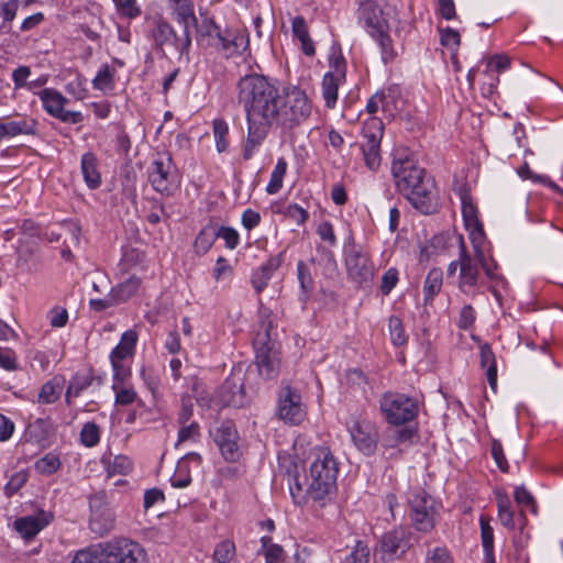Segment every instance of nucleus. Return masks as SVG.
<instances>
[{
    "mask_svg": "<svg viewBox=\"0 0 563 563\" xmlns=\"http://www.w3.org/2000/svg\"><path fill=\"white\" fill-rule=\"evenodd\" d=\"M80 441L87 448L97 445L100 441V428L95 422H87L80 431Z\"/></svg>",
    "mask_w": 563,
    "mask_h": 563,
    "instance_id": "50",
    "label": "nucleus"
},
{
    "mask_svg": "<svg viewBox=\"0 0 563 563\" xmlns=\"http://www.w3.org/2000/svg\"><path fill=\"white\" fill-rule=\"evenodd\" d=\"M498 518L501 525L508 529H515L516 521L511 503L507 495L498 494L497 496Z\"/></svg>",
    "mask_w": 563,
    "mask_h": 563,
    "instance_id": "37",
    "label": "nucleus"
},
{
    "mask_svg": "<svg viewBox=\"0 0 563 563\" xmlns=\"http://www.w3.org/2000/svg\"><path fill=\"white\" fill-rule=\"evenodd\" d=\"M174 3V11L177 15V21L184 29L190 30L191 25H196L197 18L194 13V5L190 0H172Z\"/></svg>",
    "mask_w": 563,
    "mask_h": 563,
    "instance_id": "29",
    "label": "nucleus"
},
{
    "mask_svg": "<svg viewBox=\"0 0 563 563\" xmlns=\"http://www.w3.org/2000/svg\"><path fill=\"white\" fill-rule=\"evenodd\" d=\"M200 435V427L196 421L187 424H180L178 431V443L196 441Z\"/></svg>",
    "mask_w": 563,
    "mask_h": 563,
    "instance_id": "59",
    "label": "nucleus"
},
{
    "mask_svg": "<svg viewBox=\"0 0 563 563\" xmlns=\"http://www.w3.org/2000/svg\"><path fill=\"white\" fill-rule=\"evenodd\" d=\"M388 327L393 343L397 346L405 344L407 338L405 335L401 320L396 316H391L389 318Z\"/></svg>",
    "mask_w": 563,
    "mask_h": 563,
    "instance_id": "55",
    "label": "nucleus"
},
{
    "mask_svg": "<svg viewBox=\"0 0 563 563\" xmlns=\"http://www.w3.org/2000/svg\"><path fill=\"white\" fill-rule=\"evenodd\" d=\"M362 153L364 156L365 165L371 170H376L380 166V144L362 143Z\"/></svg>",
    "mask_w": 563,
    "mask_h": 563,
    "instance_id": "47",
    "label": "nucleus"
},
{
    "mask_svg": "<svg viewBox=\"0 0 563 563\" xmlns=\"http://www.w3.org/2000/svg\"><path fill=\"white\" fill-rule=\"evenodd\" d=\"M45 111L64 123L77 124L84 120L81 112L65 110L68 99L52 88H45L38 92Z\"/></svg>",
    "mask_w": 563,
    "mask_h": 563,
    "instance_id": "12",
    "label": "nucleus"
},
{
    "mask_svg": "<svg viewBox=\"0 0 563 563\" xmlns=\"http://www.w3.org/2000/svg\"><path fill=\"white\" fill-rule=\"evenodd\" d=\"M0 367L5 371L18 369L16 355L14 351L9 347L0 346Z\"/></svg>",
    "mask_w": 563,
    "mask_h": 563,
    "instance_id": "61",
    "label": "nucleus"
},
{
    "mask_svg": "<svg viewBox=\"0 0 563 563\" xmlns=\"http://www.w3.org/2000/svg\"><path fill=\"white\" fill-rule=\"evenodd\" d=\"M236 560V547L232 540L219 542L213 551V563H234Z\"/></svg>",
    "mask_w": 563,
    "mask_h": 563,
    "instance_id": "33",
    "label": "nucleus"
},
{
    "mask_svg": "<svg viewBox=\"0 0 563 563\" xmlns=\"http://www.w3.org/2000/svg\"><path fill=\"white\" fill-rule=\"evenodd\" d=\"M221 401L225 406L235 408L244 407L246 396L244 391L242 377L233 375L225 379L220 389Z\"/></svg>",
    "mask_w": 563,
    "mask_h": 563,
    "instance_id": "22",
    "label": "nucleus"
},
{
    "mask_svg": "<svg viewBox=\"0 0 563 563\" xmlns=\"http://www.w3.org/2000/svg\"><path fill=\"white\" fill-rule=\"evenodd\" d=\"M228 133L229 128L224 120L218 119L213 121V134L216 139L217 150L219 153H222L228 148Z\"/></svg>",
    "mask_w": 563,
    "mask_h": 563,
    "instance_id": "52",
    "label": "nucleus"
},
{
    "mask_svg": "<svg viewBox=\"0 0 563 563\" xmlns=\"http://www.w3.org/2000/svg\"><path fill=\"white\" fill-rule=\"evenodd\" d=\"M19 9V0H9L0 7V34H9L11 31V22L15 19Z\"/></svg>",
    "mask_w": 563,
    "mask_h": 563,
    "instance_id": "42",
    "label": "nucleus"
},
{
    "mask_svg": "<svg viewBox=\"0 0 563 563\" xmlns=\"http://www.w3.org/2000/svg\"><path fill=\"white\" fill-rule=\"evenodd\" d=\"M62 394V386L55 380L45 383L38 393L40 404H54Z\"/></svg>",
    "mask_w": 563,
    "mask_h": 563,
    "instance_id": "48",
    "label": "nucleus"
},
{
    "mask_svg": "<svg viewBox=\"0 0 563 563\" xmlns=\"http://www.w3.org/2000/svg\"><path fill=\"white\" fill-rule=\"evenodd\" d=\"M391 174L397 190L423 214L438 210L439 198L434 179L410 156L395 157Z\"/></svg>",
    "mask_w": 563,
    "mask_h": 563,
    "instance_id": "3",
    "label": "nucleus"
},
{
    "mask_svg": "<svg viewBox=\"0 0 563 563\" xmlns=\"http://www.w3.org/2000/svg\"><path fill=\"white\" fill-rule=\"evenodd\" d=\"M347 277L361 288H369L375 275V267L368 254L356 245H351L345 252Z\"/></svg>",
    "mask_w": 563,
    "mask_h": 563,
    "instance_id": "8",
    "label": "nucleus"
},
{
    "mask_svg": "<svg viewBox=\"0 0 563 563\" xmlns=\"http://www.w3.org/2000/svg\"><path fill=\"white\" fill-rule=\"evenodd\" d=\"M441 44L449 48L457 47L461 43L460 33L451 27L441 29Z\"/></svg>",
    "mask_w": 563,
    "mask_h": 563,
    "instance_id": "62",
    "label": "nucleus"
},
{
    "mask_svg": "<svg viewBox=\"0 0 563 563\" xmlns=\"http://www.w3.org/2000/svg\"><path fill=\"white\" fill-rule=\"evenodd\" d=\"M518 175L522 179H530L534 183L543 184L544 186H548L552 190L563 195V189L559 187L554 181H552L548 176L545 175H538L533 173L528 163H525L521 167L518 168Z\"/></svg>",
    "mask_w": 563,
    "mask_h": 563,
    "instance_id": "45",
    "label": "nucleus"
},
{
    "mask_svg": "<svg viewBox=\"0 0 563 563\" xmlns=\"http://www.w3.org/2000/svg\"><path fill=\"white\" fill-rule=\"evenodd\" d=\"M191 483L190 467L186 460H179L174 475L170 478V484L176 488H185Z\"/></svg>",
    "mask_w": 563,
    "mask_h": 563,
    "instance_id": "46",
    "label": "nucleus"
},
{
    "mask_svg": "<svg viewBox=\"0 0 563 563\" xmlns=\"http://www.w3.org/2000/svg\"><path fill=\"white\" fill-rule=\"evenodd\" d=\"M213 440L228 462H236L242 455L240 435L232 421H223L212 432Z\"/></svg>",
    "mask_w": 563,
    "mask_h": 563,
    "instance_id": "13",
    "label": "nucleus"
},
{
    "mask_svg": "<svg viewBox=\"0 0 563 563\" xmlns=\"http://www.w3.org/2000/svg\"><path fill=\"white\" fill-rule=\"evenodd\" d=\"M462 216L464 219L465 227L470 232V239L473 244L477 242H484L485 233L483 224L477 216V208L473 203L471 197L466 194L462 195Z\"/></svg>",
    "mask_w": 563,
    "mask_h": 563,
    "instance_id": "21",
    "label": "nucleus"
},
{
    "mask_svg": "<svg viewBox=\"0 0 563 563\" xmlns=\"http://www.w3.org/2000/svg\"><path fill=\"white\" fill-rule=\"evenodd\" d=\"M35 467L42 474H53L60 467V461L54 454H46L36 462Z\"/></svg>",
    "mask_w": 563,
    "mask_h": 563,
    "instance_id": "57",
    "label": "nucleus"
},
{
    "mask_svg": "<svg viewBox=\"0 0 563 563\" xmlns=\"http://www.w3.org/2000/svg\"><path fill=\"white\" fill-rule=\"evenodd\" d=\"M364 142L368 144H380L383 133H384V124L378 118H371L365 121L362 129Z\"/></svg>",
    "mask_w": 563,
    "mask_h": 563,
    "instance_id": "32",
    "label": "nucleus"
},
{
    "mask_svg": "<svg viewBox=\"0 0 563 563\" xmlns=\"http://www.w3.org/2000/svg\"><path fill=\"white\" fill-rule=\"evenodd\" d=\"M141 285V279L135 276L129 277L126 280L111 289L112 296L119 302L126 301L136 294Z\"/></svg>",
    "mask_w": 563,
    "mask_h": 563,
    "instance_id": "31",
    "label": "nucleus"
},
{
    "mask_svg": "<svg viewBox=\"0 0 563 563\" xmlns=\"http://www.w3.org/2000/svg\"><path fill=\"white\" fill-rule=\"evenodd\" d=\"M347 431L356 449L366 456L375 453L378 443L377 428L366 420H354L347 424Z\"/></svg>",
    "mask_w": 563,
    "mask_h": 563,
    "instance_id": "14",
    "label": "nucleus"
},
{
    "mask_svg": "<svg viewBox=\"0 0 563 563\" xmlns=\"http://www.w3.org/2000/svg\"><path fill=\"white\" fill-rule=\"evenodd\" d=\"M217 239L220 238L224 240L225 246L230 250H234L240 241L239 233L235 229L230 227H220L216 228Z\"/></svg>",
    "mask_w": 563,
    "mask_h": 563,
    "instance_id": "58",
    "label": "nucleus"
},
{
    "mask_svg": "<svg viewBox=\"0 0 563 563\" xmlns=\"http://www.w3.org/2000/svg\"><path fill=\"white\" fill-rule=\"evenodd\" d=\"M93 87L97 89H103L108 87L112 82V73L110 70L109 65L104 64L99 71L97 73L93 79Z\"/></svg>",
    "mask_w": 563,
    "mask_h": 563,
    "instance_id": "64",
    "label": "nucleus"
},
{
    "mask_svg": "<svg viewBox=\"0 0 563 563\" xmlns=\"http://www.w3.org/2000/svg\"><path fill=\"white\" fill-rule=\"evenodd\" d=\"M483 242H477L473 244L475 256L485 272L486 276L489 279H495L497 276L495 274V269L497 268V264L492 260L490 262L486 258L484 250L482 247Z\"/></svg>",
    "mask_w": 563,
    "mask_h": 563,
    "instance_id": "51",
    "label": "nucleus"
},
{
    "mask_svg": "<svg viewBox=\"0 0 563 563\" xmlns=\"http://www.w3.org/2000/svg\"><path fill=\"white\" fill-rule=\"evenodd\" d=\"M435 516L437 510L435 508L420 511L417 510L416 512L411 514V521L416 530L420 532H430L434 526H435Z\"/></svg>",
    "mask_w": 563,
    "mask_h": 563,
    "instance_id": "34",
    "label": "nucleus"
},
{
    "mask_svg": "<svg viewBox=\"0 0 563 563\" xmlns=\"http://www.w3.org/2000/svg\"><path fill=\"white\" fill-rule=\"evenodd\" d=\"M155 48L165 57H181L188 55L191 46L190 31L183 27L180 34H177L174 27L163 21H156L151 31Z\"/></svg>",
    "mask_w": 563,
    "mask_h": 563,
    "instance_id": "5",
    "label": "nucleus"
},
{
    "mask_svg": "<svg viewBox=\"0 0 563 563\" xmlns=\"http://www.w3.org/2000/svg\"><path fill=\"white\" fill-rule=\"evenodd\" d=\"M408 501L411 507V514L417 510L424 511L435 508L434 499L422 489H413L409 493Z\"/></svg>",
    "mask_w": 563,
    "mask_h": 563,
    "instance_id": "36",
    "label": "nucleus"
},
{
    "mask_svg": "<svg viewBox=\"0 0 563 563\" xmlns=\"http://www.w3.org/2000/svg\"><path fill=\"white\" fill-rule=\"evenodd\" d=\"M93 377L90 375H75L70 380L65 399L67 405H70L71 397H78L85 389L92 384Z\"/></svg>",
    "mask_w": 563,
    "mask_h": 563,
    "instance_id": "44",
    "label": "nucleus"
},
{
    "mask_svg": "<svg viewBox=\"0 0 563 563\" xmlns=\"http://www.w3.org/2000/svg\"><path fill=\"white\" fill-rule=\"evenodd\" d=\"M380 412L389 424L400 426L416 418L417 401L400 393L387 391L379 400Z\"/></svg>",
    "mask_w": 563,
    "mask_h": 563,
    "instance_id": "6",
    "label": "nucleus"
},
{
    "mask_svg": "<svg viewBox=\"0 0 563 563\" xmlns=\"http://www.w3.org/2000/svg\"><path fill=\"white\" fill-rule=\"evenodd\" d=\"M273 321L271 311L266 308H260L258 330L253 339L255 349V364L258 373L265 379L277 377L280 369L279 343L272 338Z\"/></svg>",
    "mask_w": 563,
    "mask_h": 563,
    "instance_id": "4",
    "label": "nucleus"
},
{
    "mask_svg": "<svg viewBox=\"0 0 563 563\" xmlns=\"http://www.w3.org/2000/svg\"><path fill=\"white\" fill-rule=\"evenodd\" d=\"M136 341V332L132 330L125 331L121 336L120 343L112 350L110 360L123 361L128 356H131L134 352Z\"/></svg>",
    "mask_w": 563,
    "mask_h": 563,
    "instance_id": "28",
    "label": "nucleus"
},
{
    "mask_svg": "<svg viewBox=\"0 0 563 563\" xmlns=\"http://www.w3.org/2000/svg\"><path fill=\"white\" fill-rule=\"evenodd\" d=\"M461 242L460 250V282L459 288L464 294H470L471 290H474L478 287L479 284V269H478V261L476 256L472 257L465 250V246Z\"/></svg>",
    "mask_w": 563,
    "mask_h": 563,
    "instance_id": "18",
    "label": "nucleus"
},
{
    "mask_svg": "<svg viewBox=\"0 0 563 563\" xmlns=\"http://www.w3.org/2000/svg\"><path fill=\"white\" fill-rule=\"evenodd\" d=\"M38 122L27 115L15 114L0 120V144L4 139H12L19 135H36Z\"/></svg>",
    "mask_w": 563,
    "mask_h": 563,
    "instance_id": "19",
    "label": "nucleus"
},
{
    "mask_svg": "<svg viewBox=\"0 0 563 563\" xmlns=\"http://www.w3.org/2000/svg\"><path fill=\"white\" fill-rule=\"evenodd\" d=\"M106 563H145L146 553L137 543L129 539L106 542Z\"/></svg>",
    "mask_w": 563,
    "mask_h": 563,
    "instance_id": "11",
    "label": "nucleus"
},
{
    "mask_svg": "<svg viewBox=\"0 0 563 563\" xmlns=\"http://www.w3.org/2000/svg\"><path fill=\"white\" fill-rule=\"evenodd\" d=\"M371 549L363 541H356L355 545L351 548L343 558L341 563H369Z\"/></svg>",
    "mask_w": 563,
    "mask_h": 563,
    "instance_id": "35",
    "label": "nucleus"
},
{
    "mask_svg": "<svg viewBox=\"0 0 563 563\" xmlns=\"http://www.w3.org/2000/svg\"><path fill=\"white\" fill-rule=\"evenodd\" d=\"M112 389L115 394V405L128 406L137 399L135 390L131 387L113 382Z\"/></svg>",
    "mask_w": 563,
    "mask_h": 563,
    "instance_id": "49",
    "label": "nucleus"
},
{
    "mask_svg": "<svg viewBox=\"0 0 563 563\" xmlns=\"http://www.w3.org/2000/svg\"><path fill=\"white\" fill-rule=\"evenodd\" d=\"M309 475L299 476L297 463L289 456H279V466L287 475L290 496L298 506L309 500L324 505L336 492L339 462L328 448L318 446L310 452Z\"/></svg>",
    "mask_w": 563,
    "mask_h": 563,
    "instance_id": "2",
    "label": "nucleus"
},
{
    "mask_svg": "<svg viewBox=\"0 0 563 563\" xmlns=\"http://www.w3.org/2000/svg\"><path fill=\"white\" fill-rule=\"evenodd\" d=\"M217 240L216 227L206 225L197 235L194 247L196 253L206 254Z\"/></svg>",
    "mask_w": 563,
    "mask_h": 563,
    "instance_id": "38",
    "label": "nucleus"
},
{
    "mask_svg": "<svg viewBox=\"0 0 563 563\" xmlns=\"http://www.w3.org/2000/svg\"><path fill=\"white\" fill-rule=\"evenodd\" d=\"M53 519V514L40 510L36 515L24 516L15 519L14 529L25 540L35 537L43 528H45Z\"/></svg>",
    "mask_w": 563,
    "mask_h": 563,
    "instance_id": "20",
    "label": "nucleus"
},
{
    "mask_svg": "<svg viewBox=\"0 0 563 563\" xmlns=\"http://www.w3.org/2000/svg\"><path fill=\"white\" fill-rule=\"evenodd\" d=\"M357 20L369 35L377 34V31L379 30H389L388 22L384 16L380 5L374 0H364L360 2Z\"/></svg>",
    "mask_w": 563,
    "mask_h": 563,
    "instance_id": "17",
    "label": "nucleus"
},
{
    "mask_svg": "<svg viewBox=\"0 0 563 563\" xmlns=\"http://www.w3.org/2000/svg\"><path fill=\"white\" fill-rule=\"evenodd\" d=\"M331 70L323 76L322 95L328 108H334L338 100L339 86L345 80L346 65L340 56L330 57Z\"/></svg>",
    "mask_w": 563,
    "mask_h": 563,
    "instance_id": "16",
    "label": "nucleus"
},
{
    "mask_svg": "<svg viewBox=\"0 0 563 563\" xmlns=\"http://www.w3.org/2000/svg\"><path fill=\"white\" fill-rule=\"evenodd\" d=\"M90 520L89 526L92 532L102 537L114 528L115 516L104 500L103 494H96L90 497Z\"/></svg>",
    "mask_w": 563,
    "mask_h": 563,
    "instance_id": "15",
    "label": "nucleus"
},
{
    "mask_svg": "<svg viewBox=\"0 0 563 563\" xmlns=\"http://www.w3.org/2000/svg\"><path fill=\"white\" fill-rule=\"evenodd\" d=\"M490 453H492V456L494 457L497 466L499 467V470L501 472H507L508 471V462L506 460V456H505L504 450H503V445L499 440L494 439L492 441Z\"/></svg>",
    "mask_w": 563,
    "mask_h": 563,
    "instance_id": "60",
    "label": "nucleus"
},
{
    "mask_svg": "<svg viewBox=\"0 0 563 563\" xmlns=\"http://www.w3.org/2000/svg\"><path fill=\"white\" fill-rule=\"evenodd\" d=\"M398 282V271L389 268L382 278L380 291L384 296L389 295Z\"/></svg>",
    "mask_w": 563,
    "mask_h": 563,
    "instance_id": "63",
    "label": "nucleus"
},
{
    "mask_svg": "<svg viewBox=\"0 0 563 563\" xmlns=\"http://www.w3.org/2000/svg\"><path fill=\"white\" fill-rule=\"evenodd\" d=\"M481 366L486 369V377L490 388L496 391L497 388V364L496 357L488 343L479 346Z\"/></svg>",
    "mask_w": 563,
    "mask_h": 563,
    "instance_id": "25",
    "label": "nucleus"
},
{
    "mask_svg": "<svg viewBox=\"0 0 563 563\" xmlns=\"http://www.w3.org/2000/svg\"><path fill=\"white\" fill-rule=\"evenodd\" d=\"M238 100L246 113L247 136L242 157L249 161L263 144L274 124L292 128L311 112L307 95L291 88L280 91L265 76L251 74L238 82Z\"/></svg>",
    "mask_w": 563,
    "mask_h": 563,
    "instance_id": "1",
    "label": "nucleus"
},
{
    "mask_svg": "<svg viewBox=\"0 0 563 563\" xmlns=\"http://www.w3.org/2000/svg\"><path fill=\"white\" fill-rule=\"evenodd\" d=\"M246 43L247 41L245 40L244 35L233 33L230 30H225V34H223L222 42L220 43L218 49H223L229 54H235L240 53Z\"/></svg>",
    "mask_w": 563,
    "mask_h": 563,
    "instance_id": "39",
    "label": "nucleus"
},
{
    "mask_svg": "<svg viewBox=\"0 0 563 563\" xmlns=\"http://www.w3.org/2000/svg\"><path fill=\"white\" fill-rule=\"evenodd\" d=\"M262 548L258 553L265 558V563H283L284 550L280 545L272 543L271 537L261 538Z\"/></svg>",
    "mask_w": 563,
    "mask_h": 563,
    "instance_id": "40",
    "label": "nucleus"
},
{
    "mask_svg": "<svg viewBox=\"0 0 563 563\" xmlns=\"http://www.w3.org/2000/svg\"><path fill=\"white\" fill-rule=\"evenodd\" d=\"M132 461L125 455H117L113 461L109 463L107 471L109 475H125L132 471Z\"/></svg>",
    "mask_w": 563,
    "mask_h": 563,
    "instance_id": "53",
    "label": "nucleus"
},
{
    "mask_svg": "<svg viewBox=\"0 0 563 563\" xmlns=\"http://www.w3.org/2000/svg\"><path fill=\"white\" fill-rule=\"evenodd\" d=\"M278 418L290 424H299L306 416L301 395L288 384L283 385L278 393Z\"/></svg>",
    "mask_w": 563,
    "mask_h": 563,
    "instance_id": "10",
    "label": "nucleus"
},
{
    "mask_svg": "<svg viewBox=\"0 0 563 563\" xmlns=\"http://www.w3.org/2000/svg\"><path fill=\"white\" fill-rule=\"evenodd\" d=\"M147 174L153 189L167 197L174 195L180 186V176L169 156L155 159Z\"/></svg>",
    "mask_w": 563,
    "mask_h": 563,
    "instance_id": "7",
    "label": "nucleus"
},
{
    "mask_svg": "<svg viewBox=\"0 0 563 563\" xmlns=\"http://www.w3.org/2000/svg\"><path fill=\"white\" fill-rule=\"evenodd\" d=\"M297 275L302 292L308 296L313 289V279L307 265L299 261L297 264Z\"/></svg>",
    "mask_w": 563,
    "mask_h": 563,
    "instance_id": "54",
    "label": "nucleus"
},
{
    "mask_svg": "<svg viewBox=\"0 0 563 563\" xmlns=\"http://www.w3.org/2000/svg\"><path fill=\"white\" fill-rule=\"evenodd\" d=\"M287 172V162L284 158H279L275 168L271 174L269 183L266 187L268 195L277 194L283 187V180Z\"/></svg>",
    "mask_w": 563,
    "mask_h": 563,
    "instance_id": "43",
    "label": "nucleus"
},
{
    "mask_svg": "<svg viewBox=\"0 0 563 563\" xmlns=\"http://www.w3.org/2000/svg\"><path fill=\"white\" fill-rule=\"evenodd\" d=\"M81 173L85 183L90 189H96L101 184V176L98 172V159L91 152H87L81 157Z\"/></svg>",
    "mask_w": 563,
    "mask_h": 563,
    "instance_id": "24",
    "label": "nucleus"
},
{
    "mask_svg": "<svg viewBox=\"0 0 563 563\" xmlns=\"http://www.w3.org/2000/svg\"><path fill=\"white\" fill-rule=\"evenodd\" d=\"M292 33L301 43V49L307 56H313L316 51L312 40L309 36L306 20L302 16H295L292 19Z\"/></svg>",
    "mask_w": 563,
    "mask_h": 563,
    "instance_id": "27",
    "label": "nucleus"
},
{
    "mask_svg": "<svg viewBox=\"0 0 563 563\" xmlns=\"http://www.w3.org/2000/svg\"><path fill=\"white\" fill-rule=\"evenodd\" d=\"M371 36L378 43L380 47L382 59L385 64L393 60L397 53L394 49L393 41L388 34V30H379L377 34Z\"/></svg>",
    "mask_w": 563,
    "mask_h": 563,
    "instance_id": "41",
    "label": "nucleus"
},
{
    "mask_svg": "<svg viewBox=\"0 0 563 563\" xmlns=\"http://www.w3.org/2000/svg\"><path fill=\"white\" fill-rule=\"evenodd\" d=\"M409 548L408 530L402 527L394 529L382 537L375 551V563H393L395 559H399Z\"/></svg>",
    "mask_w": 563,
    "mask_h": 563,
    "instance_id": "9",
    "label": "nucleus"
},
{
    "mask_svg": "<svg viewBox=\"0 0 563 563\" xmlns=\"http://www.w3.org/2000/svg\"><path fill=\"white\" fill-rule=\"evenodd\" d=\"M443 283V273L440 268H432L424 280L423 291L424 301H432L433 298L440 292Z\"/></svg>",
    "mask_w": 563,
    "mask_h": 563,
    "instance_id": "30",
    "label": "nucleus"
},
{
    "mask_svg": "<svg viewBox=\"0 0 563 563\" xmlns=\"http://www.w3.org/2000/svg\"><path fill=\"white\" fill-rule=\"evenodd\" d=\"M195 26L197 30V42L199 45L219 48L223 34H225V30L222 31L212 18L205 16L201 22L199 24L197 22Z\"/></svg>",
    "mask_w": 563,
    "mask_h": 563,
    "instance_id": "23",
    "label": "nucleus"
},
{
    "mask_svg": "<svg viewBox=\"0 0 563 563\" xmlns=\"http://www.w3.org/2000/svg\"><path fill=\"white\" fill-rule=\"evenodd\" d=\"M481 533H482V543L486 554H490L494 548V531L489 525V520L485 517H481Z\"/></svg>",
    "mask_w": 563,
    "mask_h": 563,
    "instance_id": "56",
    "label": "nucleus"
},
{
    "mask_svg": "<svg viewBox=\"0 0 563 563\" xmlns=\"http://www.w3.org/2000/svg\"><path fill=\"white\" fill-rule=\"evenodd\" d=\"M106 542L92 544L86 549L79 550L71 563H106Z\"/></svg>",
    "mask_w": 563,
    "mask_h": 563,
    "instance_id": "26",
    "label": "nucleus"
}]
</instances>
